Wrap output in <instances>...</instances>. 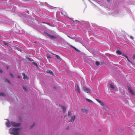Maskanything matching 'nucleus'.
Listing matches in <instances>:
<instances>
[{"label":"nucleus","instance_id":"obj_24","mask_svg":"<svg viewBox=\"0 0 135 135\" xmlns=\"http://www.w3.org/2000/svg\"><path fill=\"white\" fill-rule=\"evenodd\" d=\"M95 64L96 65L98 66L100 65V63L98 61H96L95 62Z\"/></svg>","mask_w":135,"mask_h":135},{"label":"nucleus","instance_id":"obj_11","mask_svg":"<svg viewBox=\"0 0 135 135\" xmlns=\"http://www.w3.org/2000/svg\"><path fill=\"white\" fill-rule=\"evenodd\" d=\"M61 107L63 110V112L64 113H65L66 111V108L65 107L63 106H61Z\"/></svg>","mask_w":135,"mask_h":135},{"label":"nucleus","instance_id":"obj_16","mask_svg":"<svg viewBox=\"0 0 135 135\" xmlns=\"http://www.w3.org/2000/svg\"><path fill=\"white\" fill-rule=\"evenodd\" d=\"M22 75L23 76V79H25L26 78H28V77L26 76L25 74L24 73H22Z\"/></svg>","mask_w":135,"mask_h":135},{"label":"nucleus","instance_id":"obj_14","mask_svg":"<svg viewBox=\"0 0 135 135\" xmlns=\"http://www.w3.org/2000/svg\"><path fill=\"white\" fill-rule=\"evenodd\" d=\"M72 115V113L70 111H69L68 112V113L67 114V116L68 117Z\"/></svg>","mask_w":135,"mask_h":135},{"label":"nucleus","instance_id":"obj_18","mask_svg":"<svg viewBox=\"0 0 135 135\" xmlns=\"http://www.w3.org/2000/svg\"><path fill=\"white\" fill-rule=\"evenodd\" d=\"M110 87L113 90H114V87L113 85L112 84H110Z\"/></svg>","mask_w":135,"mask_h":135},{"label":"nucleus","instance_id":"obj_7","mask_svg":"<svg viewBox=\"0 0 135 135\" xmlns=\"http://www.w3.org/2000/svg\"><path fill=\"white\" fill-rule=\"evenodd\" d=\"M75 89L76 91L79 93H80V88L79 86L77 84L75 85Z\"/></svg>","mask_w":135,"mask_h":135},{"label":"nucleus","instance_id":"obj_23","mask_svg":"<svg viewBox=\"0 0 135 135\" xmlns=\"http://www.w3.org/2000/svg\"><path fill=\"white\" fill-rule=\"evenodd\" d=\"M47 57L48 59L51 58V57L50 55L47 54Z\"/></svg>","mask_w":135,"mask_h":135},{"label":"nucleus","instance_id":"obj_15","mask_svg":"<svg viewBox=\"0 0 135 135\" xmlns=\"http://www.w3.org/2000/svg\"><path fill=\"white\" fill-rule=\"evenodd\" d=\"M6 124L7 127H10L11 126V124L10 122H7L6 123Z\"/></svg>","mask_w":135,"mask_h":135},{"label":"nucleus","instance_id":"obj_21","mask_svg":"<svg viewBox=\"0 0 135 135\" xmlns=\"http://www.w3.org/2000/svg\"><path fill=\"white\" fill-rule=\"evenodd\" d=\"M0 96L4 97L5 95L4 93H0Z\"/></svg>","mask_w":135,"mask_h":135},{"label":"nucleus","instance_id":"obj_5","mask_svg":"<svg viewBox=\"0 0 135 135\" xmlns=\"http://www.w3.org/2000/svg\"><path fill=\"white\" fill-rule=\"evenodd\" d=\"M46 35L52 39H57V37L53 35H52L47 33H45Z\"/></svg>","mask_w":135,"mask_h":135},{"label":"nucleus","instance_id":"obj_34","mask_svg":"<svg viewBox=\"0 0 135 135\" xmlns=\"http://www.w3.org/2000/svg\"><path fill=\"white\" fill-rule=\"evenodd\" d=\"M130 38L132 39L133 40V37H132V36H131L130 37Z\"/></svg>","mask_w":135,"mask_h":135},{"label":"nucleus","instance_id":"obj_20","mask_svg":"<svg viewBox=\"0 0 135 135\" xmlns=\"http://www.w3.org/2000/svg\"><path fill=\"white\" fill-rule=\"evenodd\" d=\"M85 99L87 101H88V102H89L92 103V102H93V101L91 100H90V99H88V98H86Z\"/></svg>","mask_w":135,"mask_h":135},{"label":"nucleus","instance_id":"obj_29","mask_svg":"<svg viewBox=\"0 0 135 135\" xmlns=\"http://www.w3.org/2000/svg\"><path fill=\"white\" fill-rule=\"evenodd\" d=\"M16 49H17L19 51H21V49H20L18 47H16Z\"/></svg>","mask_w":135,"mask_h":135},{"label":"nucleus","instance_id":"obj_10","mask_svg":"<svg viewBox=\"0 0 135 135\" xmlns=\"http://www.w3.org/2000/svg\"><path fill=\"white\" fill-rule=\"evenodd\" d=\"M96 100H97V102H98L102 106L104 105V103L101 101H100V100L98 99H96Z\"/></svg>","mask_w":135,"mask_h":135},{"label":"nucleus","instance_id":"obj_25","mask_svg":"<svg viewBox=\"0 0 135 135\" xmlns=\"http://www.w3.org/2000/svg\"><path fill=\"white\" fill-rule=\"evenodd\" d=\"M23 89L25 91H27V89L25 88L24 86H23Z\"/></svg>","mask_w":135,"mask_h":135},{"label":"nucleus","instance_id":"obj_28","mask_svg":"<svg viewBox=\"0 0 135 135\" xmlns=\"http://www.w3.org/2000/svg\"><path fill=\"white\" fill-rule=\"evenodd\" d=\"M43 23H44L46 24H47L48 25H49L50 26H51V25L49 23L43 22Z\"/></svg>","mask_w":135,"mask_h":135},{"label":"nucleus","instance_id":"obj_19","mask_svg":"<svg viewBox=\"0 0 135 135\" xmlns=\"http://www.w3.org/2000/svg\"><path fill=\"white\" fill-rule=\"evenodd\" d=\"M56 56V58L57 59H60L61 58L58 55H55Z\"/></svg>","mask_w":135,"mask_h":135},{"label":"nucleus","instance_id":"obj_39","mask_svg":"<svg viewBox=\"0 0 135 135\" xmlns=\"http://www.w3.org/2000/svg\"><path fill=\"white\" fill-rule=\"evenodd\" d=\"M7 69H8L9 68V67H8V66H7Z\"/></svg>","mask_w":135,"mask_h":135},{"label":"nucleus","instance_id":"obj_6","mask_svg":"<svg viewBox=\"0 0 135 135\" xmlns=\"http://www.w3.org/2000/svg\"><path fill=\"white\" fill-rule=\"evenodd\" d=\"M76 119V116L75 115H73L71 117V119L69 121V122H71L73 123L74 122Z\"/></svg>","mask_w":135,"mask_h":135},{"label":"nucleus","instance_id":"obj_12","mask_svg":"<svg viewBox=\"0 0 135 135\" xmlns=\"http://www.w3.org/2000/svg\"><path fill=\"white\" fill-rule=\"evenodd\" d=\"M70 46H71L72 48H73L74 49V50H76L77 51H78V52H79L80 51L79 50H78V49H77L75 47H74L72 45H70Z\"/></svg>","mask_w":135,"mask_h":135},{"label":"nucleus","instance_id":"obj_9","mask_svg":"<svg viewBox=\"0 0 135 135\" xmlns=\"http://www.w3.org/2000/svg\"><path fill=\"white\" fill-rule=\"evenodd\" d=\"M128 90L129 92L133 95H134L135 94V92L130 87H129L128 88Z\"/></svg>","mask_w":135,"mask_h":135},{"label":"nucleus","instance_id":"obj_17","mask_svg":"<svg viewBox=\"0 0 135 135\" xmlns=\"http://www.w3.org/2000/svg\"><path fill=\"white\" fill-rule=\"evenodd\" d=\"M4 80L6 82H7L9 83H10V81L6 78H4Z\"/></svg>","mask_w":135,"mask_h":135},{"label":"nucleus","instance_id":"obj_36","mask_svg":"<svg viewBox=\"0 0 135 135\" xmlns=\"http://www.w3.org/2000/svg\"><path fill=\"white\" fill-rule=\"evenodd\" d=\"M18 78H20L21 77H20V76H18Z\"/></svg>","mask_w":135,"mask_h":135},{"label":"nucleus","instance_id":"obj_30","mask_svg":"<svg viewBox=\"0 0 135 135\" xmlns=\"http://www.w3.org/2000/svg\"><path fill=\"white\" fill-rule=\"evenodd\" d=\"M35 123H34L31 126V128L35 126Z\"/></svg>","mask_w":135,"mask_h":135},{"label":"nucleus","instance_id":"obj_31","mask_svg":"<svg viewBox=\"0 0 135 135\" xmlns=\"http://www.w3.org/2000/svg\"><path fill=\"white\" fill-rule=\"evenodd\" d=\"M133 59H135V54H133Z\"/></svg>","mask_w":135,"mask_h":135},{"label":"nucleus","instance_id":"obj_3","mask_svg":"<svg viewBox=\"0 0 135 135\" xmlns=\"http://www.w3.org/2000/svg\"><path fill=\"white\" fill-rule=\"evenodd\" d=\"M11 125L13 127H18L20 126L21 125V124L20 123H16L15 122H11Z\"/></svg>","mask_w":135,"mask_h":135},{"label":"nucleus","instance_id":"obj_41","mask_svg":"<svg viewBox=\"0 0 135 135\" xmlns=\"http://www.w3.org/2000/svg\"><path fill=\"white\" fill-rule=\"evenodd\" d=\"M36 42H34V43H36Z\"/></svg>","mask_w":135,"mask_h":135},{"label":"nucleus","instance_id":"obj_8","mask_svg":"<svg viewBox=\"0 0 135 135\" xmlns=\"http://www.w3.org/2000/svg\"><path fill=\"white\" fill-rule=\"evenodd\" d=\"M82 112L85 113L86 114H87L88 113V110L85 108H83L82 110Z\"/></svg>","mask_w":135,"mask_h":135},{"label":"nucleus","instance_id":"obj_22","mask_svg":"<svg viewBox=\"0 0 135 135\" xmlns=\"http://www.w3.org/2000/svg\"><path fill=\"white\" fill-rule=\"evenodd\" d=\"M11 77L13 78H15V76L14 75L11 73H9Z\"/></svg>","mask_w":135,"mask_h":135},{"label":"nucleus","instance_id":"obj_26","mask_svg":"<svg viewBox=\"0 0 135 135\" xmlns=\"http://www.w3.org/2000/svg\"><path fill=\"white\" fill-rule=\"evenodd\" d=\"M4 44L6 46H8V43H6V42H4Z\"/></svg>","mask_w":135,"mask_h":135},{"label":"nucleus","instance_id":"obj_38","mask_svg":"<svg viewBox=\"0 0 135 135\" xmlns=\"http://www.w3.org/2000/svg\"><path fill=\"white\" fill-rule=\"evenodd\" d=\"M22 0L24 1H27L28 0Z\"/></svg>","mask_w":135,"mask_h":135},{"label":"nucleus","instance_id":"obj_1","mask_svg":"<svg viewBox=\"0 0 135 135\" xmlns=\"http://www.w3.org/2000/svg\"><path fill=\"white\" fill-rule=\"evenodd\" d=\"M20 129V128H13L10 129L9 130L11 134L14 135H18Z\"/></svg>","mask_w":135,"mask_h":135},{"label":"nucleus","instance_id":"obj_13","mask_svg":"<svg viewBox=\"0 0 135 135\" xmlns=\"http://www.w3.org/2000/svg\"><path fill=\"white\" fill-rule=\"evenodd\" d=\"M47 73L50 74H51L52 75H54V74L50 70H48L47 71Z\"/></svg>","mask_w":135,"mask_h":135},{"label":"nucleus","instance_id":"obj_37","mask_svg":"<svg viewBox=\"0 0 135 135\" xmlns=\"http://www.w3.org/2000/svg\"><path fill=\"white\" fill-rule=\"evenodd\" d=\"M67 115H65V116H64V117L65 118L66 117V116H67Z\"/></svg>","mask_w":135,"mask_h":135},{"label":"nucleus","instance_id":"obj_32","mask_svg":"<svg viewBox=\"0 0 135 135\" xmlns=\"http://www.w3.org/2000/svg\"><path fill=\"white\" fill-rule=\"evenodd\" d=\"M0 72L1 73H3V72L2 70H0Z\"/></svg>","mask_w":135,"mask_h":135},{"label":"nucleus","instance_id":"obj_27","mask_svg":"<svg viewBox=\"0 0 135 135\" xmlns=\"http://www.w3.org/2000/svg\"><path fill=\"white\" fill-rule=\"evenodd\" d=\"M32 63L34 65H35L36 66H37V64L36 63V62H32Z\"/></svg>","mask_w":135,"mask_h":135},{"label":"nucleus","instance_id":"obj_40","mask_svg":"<svg viewBox=\"0 0 135 135\" xmlns=\"http://www.w3.org/2000/svg\"><path fill=\"white\" fill-rule=\"evenodd\" d=\"M107 1H110V0H107Z\"/></svg>","mask_w":135,"mask_h":135},{"label":"nucleus","instance_id":"obj_33","mask_svg":"<svg viewBox=\"0 0 135 135\" xmlns=\"http://www.w3.org/2000/svg\"><path fill=\"white\" fill-rule=\"evenodd\" d=\"M69 127H66V129H67V130H68V129H69Z\"/></svg>","mask_w":135,"mask_h":135},{"label":"nucleus","instance_id":"obj_2","mask_svg":"<svg viewBox=\"0 0 135 135\" xmlns=\"http://www.w3.org/2000/svg\"><path fill=\"white\" fill-rule=\"evenodd\" d=\"M119 55H122V56H124L127 59L128 61L130 62H131L129 60V59L128 58V57L127 56L125 55L124 53L122 51H120V50H119Z\"/></svg>","mask_w":135,"mask_h":135},{"label":"nucleus","instance_id":"obj_4","mask_svg":"<svg viewBox=\"0 0 135 135\" xmlns=\"http://www.w3.org/2000/svg\"><path fill=\"white\" fill-rule=\"evenodd\" d=\"M82 89L85 92L88 93H90V90L88 88H86L85 87H83L82 88Z\"/></svg>","mask_w":135,"mask_h":135},{"label":"nucleus","instance_id":"obj_35","mask_svg":"<svg viewBox=\"0 0 135 135\" xmlns=\"http://www.w3.org/2000/svg\"><path fill=\"white\" fill-rule=\"evenodd\" d=\"M116 53H117L118 54V50H117V51H116Z\"/></svg>","mask_w":135,"mask_h":135}]
</instances>
